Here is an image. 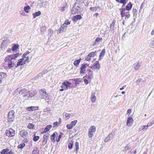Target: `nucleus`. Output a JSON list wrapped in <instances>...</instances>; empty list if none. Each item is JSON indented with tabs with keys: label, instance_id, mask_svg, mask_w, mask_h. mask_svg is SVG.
<instances>
[{
	"label": "nucleus",
	"instance_id": "obj_11",
	"mask_svg": "<svg viewBox=\"0 0 154 154\" xmlns=\"http://www.w3.org/2000/svg\"><path fill=\"white\" fill-rule=\"evenodd\" d=\"M133 119L132 118L129 117L128 118L127 121V125L128 126H130L133 124Z\"/></svg>",
	"mask_w": 154,
	"mask_h": 154
},
{
	"label": "nucleus",
	"instance_id": "obj_2",
	"mask_svg": "<svg viewBox=\"0 0 154 154\" xmlns=\"http://www.w3.org/2000/svg\"><path fill=\"white\" fill-rule=\"evenodd\" d=\"M39 93L42 98L46 100L47 102H48L50 100V96L46 93L45 90H40Z\"/></svg>",
	"mask_w": 154,
	"mask_h": 154
},
{
	"label": "nucleus",
	"instance_id": "obj_45",
	"mask_svg": "<svg viewBox=\"0 0 154 154\" xmlns=\"http://www.w3.org/2000/svg\"><path fill=\"white\" fill-rule=\"evenodd\" d=\"M120 10L121 11L120 12L121 14L122 13L125 15V14H126V12H125V8L120 9Z\"/></svg>",
	"mask_w": 154,
	"mask_h": 154
},
{
	"label": "nucleus",
	"instance_id": "obj_3",
	"mask_svg": "<svg viewBox=\"0 0 154 154\" xmlns=\"http://www.w3.org/2000/svg\"><path fill=\"white\" fill-rule=\"evenodd\" d=\"M81 7L74 4L72 8L71 13L72 14H79L81 12Z\"/></svg>",
	"mask_w": 154,
	"mask_h": 154
},
{
	"label": "nucleus",
	"instance_id": "obj_15",
	"mask_svg": "<svg viewBox=\"0 0 154 154\" xmlns=\"http://www.w3.org/2000/svg\"><path fill=\"white\" fill-rule=\"evenodd\" d=\"M102 39L101 38L97 37L95 39V42L92 44L93 46H95L98 44V43L102 41Z\"/></svg>",
	"mask_w": 154,
	"mask_h": 154
},
{
	"label": "nucleus",
	"instance_id": "obj_10",
	"mask_svg": "<svg viewBox=\"0 0 154 154\" xmlns=\"http://www.w3.org/2000/svg\"><path fill=\"white\" fill-rule=\"evenodd\" d=\"M141 65V63L138 62L134 63L133 65V67L135 69V70L137 71L139 69Z\"/></svg>",
	"mask_w": 154,
	"mask_h": 154
},
{
	"label": "nucleus",
	"instance_id": "obj_36",
	"mask_svg": "<svg viewBox=\"0 0 154 154\" xmlns=\"http://www.w3.org/2000/svg\"><path fill=\"white\" fill-rule=\"evenodd\" d=\"M34 127V125L32 123H29L27 127L29 129H33Z\"/></svg>",
	"mask_w": 154,
	"mask_h": 154
},
{
	"label": "nucleus",
	"instance_id": "obj_42",
	"mask_svg": "<svg viewBox=\"0 0 154 154\" xmlns=\"http://www.w3.org/2000/svg\"><path fill=\"white\" fill-rule=\"evenodd\" d=\"M70 21H69L68 20H66L65 21L64 23L63 24H64V26L65 25V26H66L67 27V25L70 24Z\"/></svg>",
	"mask_w": 154,
	"mask_h": 154
},
{
	"label": "nucleus",
	"instance_id": "obj_26",
	"mask_svg": "<svg viewBox=\"0 0 154 154\" xmlns=\"http://www.w3.org/2000/svg\"><path fill=\"white\" fill-rule=\"evenodd\" d=\"M105 50L104 49H103L101 51V53H100V55H99V60H100L102 59L101 57H103L105 54Z\"/></svg>",
	"mask_w": 154,
	"mask_h": 154
},
{
	"label": "nucleus",
	"instance_id": "obj_18",
	"mask_svg": "<svg viewBox=\"0 0 154 154\" xmlns=\"http://www.w3.org/2000/svg\"><path fill=\"white\" fill-rule=\"evenodd\" d=\"M76 115L75 113H71L70 114L66 113L65 114V117L66 118V119H68L70 117L72 118L73 116H75Z\"/></svg>",
	"mask_w": 154,
	"mask_h": 154
},
{
	"label": "nucleus",
	"instance_id": "obj_9",
	"mask_svg": "<svg viewBox=\"0 0 154 154\" xmlns=\"http://www.w3.org/2000/svg\"><path fill=\"white\" fill-rule=\"evenodd\" d=\"M95 92L94 91H92L91 92V99L92 103L95 102L96 100V97L95 95Z\"/></svg>",
	"mask_w": 154,
	"mask_h": 154
},
{
	"label": "nucleus",
	"instance_id": "obj_56",
	"mask_svg": "<svg viewBox=\"0 0 154 154\" xmlns=\"http://www.w3.org/2000/svg\"><path fill=\"white\" fill-rule=\"evenodd\" d=\"M64 82L66 83V85H67L68 87H69L71 85L70 82L68 81H66V82Z\"/></svg>",
	"mask_w": 154,
	"mask_h": 154
},
{
	"label": "nucleus",
	"instance_id": "obj_29",
	"mask_svg": "<svg viewBox=\"0 0 154 154\" xmlns=\"http://www.w3.org/2000/svg\"><path fill=\"white\" fill-rule=\"evenodd\" d=\"M116 21L114 20H113L112 23L110 25V30L111 31L113 30L114 29V25Z\"/></svg>",
	"mask_w": 154,
	"mask_h": 154
},
{
	"label": "nucleus",
	"instance_id": "obj_17",
	"mask_svg": "<svg viewBox=\"0 0 154 154\" xmlns=\"http://www.w3.org/2000/svg\"><path fill=\"white\" fill-rule=\"evenodd\" d=\"M66 26H65V25L64 26V24H63L61 26L60 29L59 30V33H61L65 31L66 30Z\"/></svg>",
	"mask_w": 154,
	"mask_h": 154
},
{
	"label": "nucleus",
	"instance_id": "obj_46",
	"mask_svg": "<svg viewBox=\"0 0 154 154\" xmlns=\"http://www.w3.org/2000/svg\"><path fill=\"white\" fill-rule=\"evenodd\" d=\"M39 138L38 136H35L33 138V140L34 141L36 142L38 140Z\"/></svg>",
	"mask_w": 154,
	"mask_h": 154
},
{
	"label": "nucleus",
	"instance_id": "obj_37",
	"mask_svg": "<svg viewBox=\"0 0 154 154\" xmlns=\"http://www.w3.org/2000/svg\"><path fill=\"white\" fill-rule=\"evenodd\" d=\"M19 45H15L12 47V50L13 51H15L18 48Z\"/></svg>",
	"mask_w": 154,
	"mask_h": 154
},
{
	"label": "nucleus",
	"instance_id": "obj_7",
	"mask_svg": "<svg viewBox=\"0 0 154 154\" xmlns=\"http://www.w3.org/2000/svg\"><path fill=\"white\" fill-rule=\"evenodd\" d=\"M29 91L26 89H23L21 90L19 92V94H23V97L28 96L27 94L29 93Z\"/></svg>",
	"mask_w": 154,
	"mask_h": 154
},
{
	"label": "nucleus",
	"instance_id": "obj_23",
	"mask_svg": "<svg viewBox=\"0 0 154 154\" xmlns=\"http://www.w3.org/2000/svg\"><path fill=\"white\" fill-rule=\"evenodd\" d=\"M115 135V133L114 131H112L111 133H110L108 136L109 138L111 140L113 139Z\"/></svg>",
	"mask_w": 154,
	"mask_h": 154
},
{
	"label": "nucleus",
	"instance_id": "obj_31",
	"mask_svg": "<svg viewBox=\"0 0 154 154\" xmlns=\"http://www.w3.org/2000/svg\"><path fill=\"white\" fill-rule=\"evenodd\" d=\"M27 109L29 111H33L36 110L35 107V106H30L27 108Z\"/></svg>",
	"mask_w": 154,
	"mask_h": 154
},
{
	"label": "nucleus",
	"instance_id": "obj_51",
	"mask_svg": "<svg viewBox=\"0 0 154 154\" xmlns=\"http://www.w3.org/2000/svg\"><path fill=\"white\" fill-rule=\"evenodd\" d=\"M148 127V126L147 125H143L142 126V130H143V131H145L147 129Z\"/></svg>",
	"mask_w": 154,
	"mask_h": 154
},
{
	"label": "nucleus",
	"instance_id": "obj_28",
	"mask_svg": "<svg viewBox=\"0 0 154 154\" xmlns=\"http://www.w3.org/2000/svg\"><path fill=\"white\" fill-rule=\"evenodd\" d=\"M75 149L74 150V151H75L76 153H77L78 150L79 149V143L78 142H75Z\"/></svg>",
	"mask_w": 154,
	"mask_h": 154
},
{
	"label": "nucleus",
	"instance_id": "obj_21",
	"mask_svg": "<svg viewBox=\"0 0 154 154\" xmlns=\"http://www.w3.org/2000/svg\"><path fill=\"white\" fill-rule=\"evenodd\" d=\"M82 18V17L80 15H76L74 17L73 20L74 21L76 22L78 20L81 19Z\"/></svg>",
	"mask_w": 154,
	"mask_h": 154
},
{
	"label": "nucleus",
	"instance_id": "obj_58",
	"mask_svg": "<svg viewBox=\"0 0 154 154\" xmlns=\"http://www.w3.org/2000/svg\"><path fill=\"white\" fill-rule=\"evenodd\" d=\"M111 140L107 136L106 138L104 140L105 142H107L109 141V140Z\"/></svg>",
	"mask_w": 154,
	"mask_h": 154
},
{
	"label": "nucleus",
	"instance_id": "obj_22",
	"mask_svg": "<svg viewBox=\"0 0 154 154\" xmlns=\"http://www.w3.org/2000/svg\"><path fill=\"white\" fill-rule=\"evenodd\" d=\"M41 14V12L40 11L33 13L32 15L33 16V18H35L36 17H38Z\"/></svg>",
	"mask_w": 154,
	"mask_h": 154
},
{
	"label": "nucleus",
	"instance_id": "obj_52",
	"mask_svg": "<svg viewBox=\"0 0 154 154\" xmlns=\"http://www.w3.org/2000/svg\"><path fill=\"white\" fill-rule=\"evenodd\" d=\"M90 9L92 11H96L97 10L96 7H91Z\"/></svg>",
	"mask_w": 154,
	"mask_h": 154
},
{
	"label": "nucleus",
	"instance_id": "obj_27",
	"mask_svg": "<svg viewBox=\"0 0 154 154\" xmlns=\"http://www.w3.org/2000/svg\"><path fill=\"white\" fill-rule=\"evenodd\" d=\"M132 5L131 3L130 2L128 4L126 7V10L129 11L131 10L132 8Z\"/></svg>",
	"mask_w": 154,
	"mask_h": 154
},
{
	"label": "nucleus",
	"instance_id": "obj_50",
	"mask_svg": "<svg viewBox=\"0 0 154 154\" xmlns=\"http://www.w3.org/2000/svg\"><path fill=\"white\" fill-rule=\"evenodd\" d=\"M35 94L34 93H31L29 94V96H28V97H32L35 96Z\"/></svg>",
	"mask_w": 154,
	"mask_h": 154
},
{
	"label": "nucleus",
	"instance_id": "obj_57",
	"mask_svg": "<svg viewBox=\"0 0 154 154\" xmlns=\"http://www.w3.org/2000/svg\"><path fill=\"white\" fill-rule=\"evenodd\" d=\"M88 79H91L93 78V73H90L89 74H88Z\"/></svg>",
	"mask_w": 154,
	"mask_h": 154
},
{
	"label": "nucleus",
	"instance_id": "obj_55",
	"mask_svg": "<svg viewBox=\"0 0 154 154\" xmlns=\"http://www.w3.org/2000/svg\"><path fill=\"white\" fill-rule=\"evenodd\" d=\"M91 57L90 56H89V54H88L86 57L85 60L88 61H89L91 60Z\"/></svg>",
	"mask_w": 154,
	"mask_h": 154
},
{
	"label": "nucleus",
	"instance_id": "obj_38",
	"mask_svg": "<svg viewBox=\"0 0 154 154\" xmlns=\"http://www.w3.org/2000/svg\"><path fill=\"white\" fill-rule=\"evenodd\" d=\"M25 146V144L24 143H21L20 145H19L18 146V148L19 149H22L24 146Z\"/></svg>",
	"mask_w": 154,
	"mask_h": 154
},
{
	"label": "nucleus",
	"instance_id": "obj_14",
	"mask_svg": "<svg viewBox=\"0 0 154 154\" xmlns=\"http://www.w3.org/2000/svg\"><path fill=\"white\" fill-rule=\"evenodd\" d=\"M97 63H94L93 64V68L94 69L98 70L100 68V66L98 61Z\"/></svg>",
	"mask_w": 154,
	"mask_h": 154
},
{
	"label": "nucleus",
	"instance_id": "obj_25",
	"mask_svg": "<svg viewBox=\"0 0 154 154\" xmlns=\"http://www.w3.org/2000/svg\"><path fill=\"white\" fill-rule=\"evenodd\" d=\"M39 152V150L37 147H35L32 151L33 154H38Z\"/></svg>",
	"mask_w": 154,
	"mask_h": 154
},
{
	"label": "nucleus",
	"instance_id": "obj_33",
	"mask_svg": "<svg viewBox=\"0 0 154 154\" xmlns=\"http://www.w3.org/2000/svg\"><path fill=\"white\" fill-rule=\"evenodd\" d=\"M6 76V74L4 72H0V79H2L5 78Z\"/></svg>",
	"mask_w": 154,
	"mask_h": 154
},
{
	"label": "nucleus",
	"instance_id": "obj_8",
	"mask_svg": "<svg viewBox=\"0 0 154 154\" xmlns=\"http://www.w3.org/2000/svg\"><path fill=\"white\" fill-rule=\"evenodd\" d=\"M86 66H88L87 64H83L80 67V73L81 74H85V69Z\"/></svg>",
	"mask_w": 154,
	"mask_h": 154
},
{
	"label": "nucleus",
	"instance_id": "obj_16",
	"mask_svg": "<svg viewBox=\"0 0 154 154\" xmlns=\"http://www.w3.org/2000/svg\"><path fill=\"white\" fill-rule=\"evenodd\" d=\"M58 136V133L57 132H55L53 133V134L51 135V141L53 142H54L56 141L55 140V137H56V136Z\"/></svg>",
	"mask_w": 154,
	"mask_h": 154
},
{
	"label": "nucleus",
	"instance_id": "obj_64",
	"mask_svg": "<svg viewBox=\"0 0 154 154\" xmlns=\"http://www.w3.org/2000/svg\"><path fill=\"white\" fill-rule=\"evenodd\" d=\"M6 154H14V153L12 151H10L8 152Z\"/></svg>",
	"mask_w": 154,
	"mask_h": 154
},
{
	"label": "nucleus",
	"instance_id": "obj_30",
	"mask_svg": "<svg viewBox=\"0 0 154 154\" xmlns=\"http://www.w3.org/2000/svg\"><path fill=\"white\" fill-rule=\"evenodd\" d=\"M61 87L65 90H67L68 87L67 85H66V83L63 82L62 85L61 86Z\"/></svg>",
	"mask_w": 154,
	"mask_h": 154
},
{
	"label": "nucleus",
	"instance_id": "obj_41",
	"mask_svg": "<svg viewBox=\"0 0 154 154\" xmlns=\"http://www.w3.org/2000/svg\"><path fill=\"white\" fill-rule=\"evenodd\" d=\"M57 137H56V141L57 142H58L60 141V139L61 137H62V133H61V134L59 135V136L58 135L57 136Z\"/></svg>",
	"mask_w": 154,
	"mask_h": 154
},
{
	"label": "nucleus",
	"instance_id": "obj_39",
	"mask_svg": "<svg viewBox=\"0 0 154 154\" xmlns=\"http://www.w3.org/2000/svg\"><path fill=\"white\" fill-rule=\"evenodd\" d=\"M60 125V123L58 122H56L53 123V127L54 128L57 127L59 125Z\"/></svg>",
	"mask_w": 154,
	"mask_h": 154
},
{
	"label": "nucleus",
	"instance_id": "obj_12",
	"mask_svg": "<svg viewBox=\"0 0 154 154\" xmlns=\"http://www.w3.org/2000/svg\"><path fill=\"white\" fill-rule=\"evenodd\" d=\"M84 0H76L75 4L81 7L84 3Z\"/></svg>",
	"mask_w": 154,
	"mask_h": 154
},
{
	"label": "nucleus",
	"instance_id": "obj_32",
	"mask_svg": "<svg viewBox=\"0 0 154 154\" xmlns=\"http://www.w3.org/2000/svg\"><path fill=\"white\" fill-rule=\"evenodd\" d=\"M9 150V149L8 148L4 149L0 153L1 154H6Z\"/></svg>",
	"mask_w": 154,
	"mask_h": 154
},
{
	"label": "nucleus",
	"instance_id": "obj_54",
	"mask_svg": "<svg viewBox=\"0 0 154 154\" xmlns=\"http://www.w3.org/2000/svg\"><path fill=\"white\" fill-rule=\"evenodd\" d=\"M14 55H15L14 54L10 55V58H11V60L15 59L16 58L15 56H14Z\"/></svg>",
	"mask_w": 154,
	"mask_h": 154
},
{
	"label": "nucleus",
	"instance_id": "obj_44",
	"mask_svg": "<svg viewBox=\"0 0 154 154\" xmlns=\"http://www.w3.org/2000/svg\"><path fill=\"white\" fill-rule=\"evenodd\" d=\"M66 8V6H63L62 7H60L59 8V9L61 11L63 12L65 11Z\"/></svg>",
	"mask_w": 154,
	"mask_h": 154
},
{
	"label": "nucleus",
	"instance_id": "obj_61",
	"mask_svg": "<svg viewBox=\"0 0 154 154\" xmlns=\"http://www.w3.org/2000/svg\"><path fill=\"white\" fill-rule=\"evenodd\" d=\"M125 16L127 18H129L130 17V14L128 13V12H126V14H125Z\"/></svg>",
	"mask_w": 154,
	"mask_h": 154
},
{
	"label": "nucleus",
	"instance_id": "obj_62",
	"mask_svg": "<svg viewBox=\"0 0 154 154\" xmlns=\"http://www.w3.org/2000/svg\"><path fill=\"white\" fill-rule=\"evenodd\" d=\"M154 123V122H150V123H148V124H147V126L148 127H149V126H152L153 124Z\"/></svg>",
	"mask_w": 154,
	"mask_h": 154
},
{
	"label": "nucleus",
	"instance_id": "obj_6",
	"mask_svg": "<svg viewBox=\"0 0 154 154\" xmlns=\"http://www.w3.org/2000/svg\"><path fill=\"white\" fill-rule=\"evenodd\" d=\"M15 134V130L11 128H10L9 130H6L5 131L6 135L8 137H13L14 135Z\"/></svg>",
	"mask_w": 154,
	"mask_h": 154
},
{
	"label": "nucleus",
	"instance_id": "obj_1",
	"mask_svg": "<svg viewBox=\"0 0 154 154\" xmlns=\"http://www.w3.org/2000/svg\"><path fill=\"white\" fill-rule=\"evenodd\" d=\"M30 53L28 51L26 52L22 55V58L19 60V61L17 62V65L15 66L17 67L20 66H22L25 64L26 62H29V58L27 56L28 54Z\"/></svg>",
	"mask_w": 154,
	"mask_h": 154
},
{
	"label": "nucleus",
	"instance_id": "obj_19",
	"mask_svg": "<svg viewBox=\"0 0 154 154\" xmlns=\"http://www.w3.org/2000/svg\"><path fill=\"white\" fill-rule=\"evenodd\" d=\"M52 127V126L51 125H47L44 131L42 132V133L44 134L50 130Z\"/></svg>",
	"mask_w": 154,
	"mask_h": 154
},
{
	"label": "nucleus",
	"instance_id": "obj_43",
	"mask_svg": "<svg viewBox=\"0 0 154 154\" xmlns=\"http://www.w3.org/2000/svg\"><path fill=\"white\" fill-rule=\"evenodd\" d=\"M77 122V120H74L73 121H72L71 122L70 124L73 127L74 126H75V125Z\"/></svg>",
	"mask_w": 154,
	"mask_h": 154
},
{
	"label": "nucleus",
	"instance_id": "obj_63",
	"mask_svg": "<svg viewBox=\"0 0 154 154\" xmlns=\"http://www.w3.org/2000/svg\"><path fill=\"white\" fill-rule=\"evenodd\" d=\"M84 82H85V84L86 85L88 84V80L87 79H84Z\"/></svg>",
	"mask_w": 154,
	"mask_h": 154
},
{
	"label": "nucleus",
	"instance_id": "obj_48",
	"mask_svg": "<svg viewBox=\"0 0 154 154\" xmlns=\"http://www.w3.org/2000/svg\"><path fill=\"white\" fill-rule=\"evenodd\" d=\"M73 145V143H70L69 144L68 148L69 149H71L72 148Z\"/></svg>",
	"mask_w": 154,
	"mask_h": 154
},
{
	"label": "nucleus",
	"instance_id": "obj_34",
	"mask_svg": "<svg viewBox=\"0 0 154 154\" xmlns=\"http://www.w3.org/2000/svg\"><path fill=\"white\" fill-rule=\"evenodd\" d=\"M31 9V8L29 6H25L24 8V10L25 12H26L27 13H28L29 11H28V10H30Z\"/></svg>",
	"mask_w": 154,
	"mask_h": 154
},
{
	"label": "nucleus",
	"instance_id": "obj_24",
	"mask_svg": "<svg viewBox=\"0 0 154 154\" xmlns=\"http://www.w3.org/2000/svg\"><path fill=\"white\" fill-rule=\"evenodd\" d=\"M81 60L82 59L81 58H80L79 59L75 61L73 63L74 65L76 66H79Z\"/></svg>",
	"mask_w": 154,
	"mask_h": 154
},
{
	"label": "nucleus",
	"instance_id": "obj_13",
	"mask_svg": "<svg viewBox=\"0 0 154 154\" xmlns=\"http://www.w3.org/2000/svg\"><path fill=\"white\" fill-rule=\"evenodd\" d=\"M20 134L22 137L25 138L27 136L28 133L26 130H23L20 131Z\"/></svg>",
	"mask_w": 154,
	"mask_h": 154
},
{
	"label": "nucleus",
	"instance_id": "obj_47",
	"mask_svg": "<svg viewBox=\"0 0 154 154\" xmlns=\"http://www.w3.org/2000/svg\"><path fill=\"white\" fill-rule=\"evenodd\" d=\"M14 63H12V62H9L8 66L9 67H12L14 66Z\"/></svg>",
	"mask_w": 154,
	"mask_h": 154
},
{
	"label": "nucleus",
	"instance_id": "obj_4",
	"mask_svg": "<svg viewBox=\"0 0 154 154\" xmlns=\"http://www.w3.org/2000/svg\"><path fill=\"white\" fill-rule=\"evenodd\" d=\"M15 112L14 110H11L8 113V122L11 123H12L14 120Z\"/></svg>",
	"mask_w": 154,
	"mask_h": 154
},
{
	"label": "nucleus",
	"instance_id": "obj_5",
	"mask_svg": "<svg viewBox=\"0 0 154 154\" xmlns=\"http://www.w3.org/2000/svg\"><path fill=\"white\" fill-rule=\"evenodd\" d=\"M96 131V128L94 126H91L88 129V136L90 138H92Z\"/></svg>",
	"mask_w": 154,
	"mask_h": 154
},
{
	"label": "nucleus",
	"instance_id": "obj_53",
	"mask_svg": "<svg viewBox=\"0 0 154 154\" xmlns=\"http://www.w3.org/2000/svg\"><path fill=\"white\" fill-rule=\"evenodd\" d=\"M67 128L69 129H71L73 127L72 126L71 124H69L67 125H66Z\"/></svg>",
	"mask_w": 154,
	"mask_h": 154
},
{
	"label": "nucleus",
	"instance_id": "obj_49",
	"mask_svg": "<svg viewBox=\"0 0 154 154\" xmlns=\"http://www.w3.org/2000/svg\"><path fill=\"white\" fill-rule=\"evenodd\" d=\"M5 61H10L11 60V58H10V56L9 55L7 57H6L5 59Z\"/></svg>",
	"mask_w": 154,
	"mask_h": 154
},
{
	"label": "nucleus",
	"instance_id": "obj_35",
	"mask_svg": "<svg viewBox=\"0 0 154 154\" xmlns=\"http://www.w3.org/2000/svg\"><path fill=\"white\" fill-rule=\"evenodd\" d=\"M97 53V52L96 51H95L91 52L88 54L91 57H92L95 56L96 55Z\"/></svg>",
	"mask_w": 154,
	"mask_h": 154
},
{
	"label": "nucleus",
	"instance_id": "obj_40",
	"mask_svg": "<svg viewBox=\"0 0 154 154\" xmlns=\"http://www.w3.org/2000/svg\"><path fill=\"white\" fill-rule=\"evenodd\" d=\"M128 0H120V2L123 4V6L125 5L128 2Z\"/></svg>",
	"mask_w": 154,
	"mask_h": 154
},
{
	"label": "nucleus",
	"instance_id": "obj_59",
	"mask_svg": "<svg viewBox=\"0 0 154 154\" xmlns=\"http://www.w3.org/2000/svg\"><path fill=\"white\" fill-rule=\"evenodd\" d=\"M137 12V10L136 9L133 8L132 10V13H133L134 15H135V14Z\"/></svg>",
	"mask_w": 154,
	"mask_h": 154
},
{
	"label": "nucleus",
	"instance_id": "obj_60",
	"mask_svg": "<svg viewBox=\"0 0 154 154\" xmlns=\"http://www.w3.org/2000/svg\"><path fill=\"white\" fill-rule=\"evenodd\" d=\"M131 112V109H128L127 111V115H129L130 114Z\"/></svg>",
	"mask_w": 154,
	"mask_h": 154
},
{
	"label": "nucleus",
	"instance_id": "obj_20",
	"mask_svg": "<svg viewBox=\"0 0 154 154\" xmlns=\"http://www.w3.org/2000/svg\"><path fill=\"white\" fill-rule=\"evenodd\" d=\"M49 134H46L44 135L43 136L44 141L43 142V143H44V145H45L46 143L48 140V139L49 137Z\"/></svg>",
	"mask_w": 154,
	"mask_h": 154
}]
</instances>
